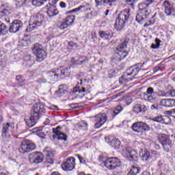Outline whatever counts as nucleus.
Here are the masks:
<instances>
[{"instance_id": "nucleus-32", "label": "nucleus", "mask_w": 175, "mask_h": 175, "mask_svg": "<svg viewBox=\"0 0 175 175\" xmlns=\"http://www.w3.org/2000/svg\"><path fill=\"white\" fill-rule=\"evenodd\" d=\"M139 155L141 157V159L142 161H148L149 159H151V156L150 155V152L147 150H142L140 153Z\"/></svg>"}, {"instance_id": "nucleus-54", "label": "nucleus", "mask_w": 175, "mask_h": 175, "mask_svg": "<svg viewBox=\"0 0 175 175\" xmlns=\"http://www.w3.org/2000/svg\"><path fill=\"white\" fill-rule=\"evenodd\" d=\"M29 43H31V41L29 40H23L22 41V44L25 46V47H27Z\"/></svg>"}, {"instance_id": "nucleus-25", "label": "nucleus", "mask_w": 175, "mask_h": 175, "mask_svg": "<svg viewBox=\"0 0 175 175\" xmlns=\"http://www.w3.org/2000/svg\"><path fill=\"white\" fill-rule=\"evenodd\" d=\"M66 92H68V85L62 84L59 86V89L55 92V95L57 98H61V96L65 95Z\"/></svg>"}, {"instance_id": "nucleus-29", "label": "nucleus", "mask_w": 175, "mask_h": 175, "mask_svg": "<svg viewBox=\"0 0 175 175\" xmlns=\"http://www.w3.org/2000/svg\"><path fill=\"white\" fill-rule=\"evenodd\" d=\"M59 73L58 68H57L48 72L46 75L51 80H58L59 79Z\"/></svg>"}, {"instance_id": "nucleus-33", "label": "nucleus", "mask_w": 175, "mask_h": 175, "mask_svg": "<svg viewBox=\"0 0 175 175\" xmlns=\"http://www.w3.org/2000/svg\"><path fill=\"white\" fill-rule=\"evenodd\" d=\"M147 17H148V14H139V11H138V13L136 15L135 20H136V21H137V23H139V24H142V22L143 21V20H146V18H147Z\"/></svg>"}, {"instance_id": "nucleus-45", "label": "nucleus", "mask_w": 175, "mask_h": 175, "mask_svg": "<svg viewBox=\"0 0 175 175\" xmlns=\"http://www.w3.org/2000/svg\"><path fill=\"white\" fill-rule=\"evenodd\" d=\"M44 152H46V155H51V154H54V150H53L51 148L46 147L44 149Z\"/></svg>"}, {"instance_id": "nucleus-46", "label": "nucleus", "mask_w": 175, "mask_h": 175, "mask_svg": "<svg viewBox=\"0 0 175 175\" xmlns=\"http://www.w3.org/2000/svg\"><path fill=\"white\" fill-rule=\"evenodd\" d=\"M142 133L146 132V131H150V126L146 123L142 122Z\"/></svg>"}, {"instance_id": "nucleus-43", "label": "nucleus", "mask_w": 175, "mask_h": 175, "mask_svg": "<svg viewBox=\"0 0 175 175\" xmlns=\"http://www.w3.org/2000/svg\"><path fill=\"white\" fill-rule=\"evenodd\" d=\"M27 3V0H16V8H21Z\"/></svg>"}, {"instance_id": "nucleus-3", "label": "nucleus", "mask_w": 175, "mask_h": 175, "mask_svg": "<svg viewBox=\"0 0 175 175\" xmlns=\"http://www.w3.org/2000/svg\"><path fill=\"white\" fill-rule=\"evenodd\" d=\"M129 16H131V14H129V9H125L121 11L118 16L116 18L115 23V28L118 31H121V29L124 28L125 24H126L129 20Z\"/></svg>"}, {"instance_id": "nucleus-24", "label": "nucleus", "mask_w": 175, "mask_h": 175, "mask_svg": "<svg viewBox=\"0 0 175 175\" xmlns=\"http://www.w3.org/2000/svg\"><path fill=\"white\" fill-rule=\"evenodd\" d=\"M117 0H95L96 6H102V5H109L111 8L116 6Z\"/></svg>"}, {"instance_id": "nucleus-49", "label": "nucleus", "mask_w": 175, "mask_h": 175, "mask_svg": "<svg viewBox=\"0 0 175 175\" xmlns=\"http://www.w3.org/2000/svg\"><path fill=\"white\" fill-rule=\"evenodd\" d=\"M138 1L139 0H126V2H127V3H130V6L133 8V6H135V3H137Z\"/></svg>"}, {"instance_id": "nucleus-1", "label": "nucleus", "mask_w": 175, "mask_h": 175, "mask_svg": "<svg viewBox=\"0 0 175 175\" xmlns=\"http://www.w3.org/2000/svg\"><path fill=\"white\" fill-rule=\"evenodd\" d=\"M141 68L137 66L131 67L129 70H127V72L122 75L119 79L120 84H126V83H129V81H132L133 79H136V76L137 73L140 72Z\"/></svg>"}, {"instance_id": "nucleus-6", "label": "nucleus", "mask_w": 175, "mask_h": 175, "mask_svg": "<svg viewBox=\"0 0 175 175\" xmlns=\"http://www.w3.org/2000/svg\"><path fill=\"white\" fill-rule=\"evenodd\" d=\"M36 148V145H35V144L29 141H25L22 142L18 148V152L19 154H21V155H24L25 154H28V152H31V151H33Z\"/></svg>"}, {"instance_id": "nucleus-13", "label": "nucleus", "mask_w": 175, "mask_h": 175, "mask_svg": "<svg viewBox=\"0 0 175 175\" xmlns=\"http://www.w3.org/2000/svg\"><path fill=\"white\" fill-rule=\"evenodd\" d=\"M53 132L55 135H53V139L57 137L58 140H64L66 142L68 140V135L61 132V126H58L55 129H53Z\"/></svg>"}, {"instance_id": "nucleus-35", "label": "nucleus", "mask_w": 175, "mask_h": 175, "mask_svg": "<svg viewBox=\"0 0 175 175\" xmlns=\"http://www.w3.org/2000/svg\"><path fill=\"white\" fill-rule=\"evenodd\" d=\"M109 145L112 146L113 148H120L121 142L118 139H113L109 142Z\"/></svg>"}, {"instance_id": "nucleus-47", "label": "nucleus", "mask_w": 175, "mask_h": 175, "mask_svg": "<svg viewBox=\"0 0 175 175\" xmlns=\"http://www.w3.org/2000/svg\"><path fill=\"white\" fill-rule=\"evenodd\" d=\"M87 92V90H85V88H84V87H81V88L78 87L77 89H75V90L74 89V90H73V92H79V94L81 92Z\"/></svg>"}, {"instance_id": "nucleus-34", "label": "nucleus", "mask_w": 175, "mask_h": 175, "mask_svg": "<svg viewBox=\"0 0 175 175\" xmlns=\"http://www.w3.org/2000/svg\"><path fill=\"white\" fill-rule=\"evenodd\" d=\"M127 157L129 158V161H137V152L135 150L129 152Z\"/></svg>"}, {"instance_id": "nucleus-37", "label": "nucleus", "mask_w": 175, "mask_h": 175, "mask_svg": "<svg viewBox=\"0 0 175 175\" xmlns=\"http://www.w3.org/2000/svg\"><path fill=\"white\" fill-rule=\"evenodd\" d=\"M49 0H33L32 5L33 6H42V5H44V2H47Z\"/></svg>"}, {"instance_id": "nucleus-40", "label": "nucleus", "mask_w": 175, "mask_h": 175, "mask_svg": "<svg viewBox=\"0 0 175 175\" xmlns=\"http://www.w3.org/2000/svg\"><path fill=\"white\" fill-rule=\"evenodd\" d=\"M140 170L137 167L133 166L129 173V175H137Z\"/></svg>"}, {"instance_id": "nucleus-30", "label": "nucleus", "mask_w": 175, "mask_h": 175, "mask_svg": "<svg viewBox=\"0 0 175 175\" xmlns=\"http://www.w3.org/2000/svg\"><path fill=\"white\" fill-rule=\"evenodd\" d=\"M98 35L100 38L105 40L111 39L113 38V31L111 30L110 31H99Z\"/></svg>"}, {"instance_id": "nucleus-58", "label": "nucleus", "mask_w": 175, "mask_h": 175, "mask_svg": "<svg viewBox=\"0 0 175 175\" xmlns=\"http://www.w3.org/2000/svg\"><path fill=\"white\" fill-rule=\"evenodd\" d=\"M38 136L41 139H44L46 137V134H44V133H43V132H40V133H38Z\"/></svg>"}, {"instance_id": "nucleus-48", "label": "nucleus", "mask_w": 175, "mask_h": 175, "mask_svg": "<svg viewBox=\"0 0 175 175\" xmlns=\"http://www.w3.org/2000/svg\"><path fill=\"white\" fill-rule=\"evenodd\" d=\"M166 114H168L171 117H173L174 118H175V109H171L170 111H167Z\"/></svg>"}, {"instance_id": "nucleus-21", "label": "nucleus", "mask_w": 175, "mask_h": 175, "mask_svg": "<svg viewBox=\"0 0 175 175\" xmlns=\"http://www.w3.org/2000/svg\"><path fill=\"white\" fill-rule=\"evenodd\" d=\"M72 62L74 65H84V64L88 62V58L85 56L79 55L76 57H72Z\"/></svg>"}, {"instance_id": "nucleus-42", "label": "nucleus", "mask_w": 175, "mask_h": 175, "mask_svg": "<svg viewBox=\"0 0 175 175\" xmlns=\"http://www.w3.org/2000/svg\"><path fill=\"white\" fill-rule=\"evenodd\" d=\"M124 108L122 107H121V105H118L113 112V116L116 117V116H118V114H120V113H121L122 110H123Z\"/></svg>"}, {"instance_id": "nucleus-53", "label": "nucleus", "mask_w": 175, "mask_h": 175, "mask_svg": "<svg viewBox=\"0 0 175 175\" xmlns=\"http://www.w3.org/2000/svg\"><path fill=\"white\" fill-rule=\"evenodd\" d=\"M168 96L174 97L175 96V90H171L167 92Z\"/></svg>"}, {"instance_id": "nucleus-26", "label": "nucleus", "mask_w": 175, "mask_h": 175, "mask_svg": "<svg viewBox=\"0 0 175 175\" xmlns=\"http://www.w3.org/2000/svg\"><path fill=\"white\" fill-rule=\"evenodd\" d=\"M57 3V1L55 0V3L53 4L49 3L50 7L48 8L47 14L49 17H53V16H57L59 12L57 8H55V4Z\"/></svg>"}, {"instance_id": "nucleus-4", "label": "nucleus", "mask_w": 175, "mask_h": 175, "mask_svg": "<svg viewBox=\"0 0 175 175\" xmlns=\"http://www.w3.org/2000/svg\"><path fill=\"white\" fill-rule=\"evenodd\" d=\"M128 43H129V38H125L121 40V43L116 47L117 51H119L118 53L115 54L116 61L120 62V61H122L124 58H126L128 55V52L124 50V49H126Z\"/></svg>"}, {"instance_id": "nucleus-19", "label": "nucleus", "mask_w": 175, "mask_h": 175, "mask_svg": "<svg viewBox=\"0 0 175 175\" xmlns=\"http://www.w3.org/2000/svg\"><path fill=\"white\" fill-rule=\"evenodd\" d=\"M138 12L140 14H148L150 16V5L144 1L138 5Z\"/></svg>"}, {"instance_id": "nucleus-28", "label": "nucleus", "mask_w": 175, "mask_h": 175, "mask_svg": "<svg viewBox=\"0 0 175 175\" xmlns=\"http://www.w3.org/2000/svg\"><path fill=\"white\" fill-rule=\"evenodd\" d=\"M133 110L135 114H139V113H146V111H147V107L144 105L137 104L133 107Z\"/></svg>"}, {"instance_id": "nucleus-44", "label": "nucleus", "mask_w": 175, "mask_h": 175, "mask_svg": "<svg viewBox=\"0 0 175 175\" xmlns=\"http://www.w3.org/2000/svg\"><path fill=\"white\" fill-rule=\"evenodd\" d=\"M16 80L21 84V85H24V81H25V79H24V77L21 75L16 76Z\"/></svg>"}, {"instance_id": "nucleus-50", "label": "nucleus", "mask_w": 175, "mask_h": 175, "mask_svg": "<svg viewBox=\"0 0 175 175\" xmlns=\"http://www.w3.org/2000/svg\"><path fill=\"white\" fill-rule=\"evenodd\" d=\"M68 26H69V25L68 23H66V22H63L59 25V28H60V29H65Z\"/></svg>"}, {"instance_id": "nucleus-5", "label": "nucleus", "mask_w": 175, "mask_h": 175, "mask_svg": "<svg viewBox=\"0 0 175 175\" xmlns=\"http://www.w3.org/2000/svg\"><path fill=\"white\" fill-rule=\"evenodd\" d=\"M32 53L36 57V61L38 62H42L46 58V51L43 50V46L39 44H35L32 48Z\"/></svg>"}, {"instance_id": "nucleus-55", "label": "nucleus", "mask_w": 175, "mask_h": 175, "mask_svg": "<svg viewBox=\"0 0 175 175\" xmlns=\"http://www.w3.org/2000/svg\"><path fill=\"white\" fill-rule=\"evenodd\" d=\"M47 81L46 80V79L44 78H40L39 79H38L37 83H38L39 84H42L43 83H46Z\"/></svg>"}, {"instance_id": "nucleus-39", "label": "nucleus", "mask_w": 175, "mask_h": 175, "mask_svg": "<svg viewBox=\"0 0 175 175\" xmlns=\"http://www.w3.org/2000/svg\"><path fill=\"white\" fill-rule=\"evenodd\" d=\"M75 16L74 15L68 16L66 18V23L68 25H72V23L75 22Z\"/></svg>"}, {"instance_id": "nucleus-62", "label": "nucleus", "mask_w": 175, "mask_h": 175, "mask_svg": "<svg viewBox=\"0 0 175 175\" xmlns=\"http://www.w3.org/2000/svg\"><path fill=\"white\" fill-rule=\"evenodd\" d=\"M71 109H77V103H72L70 105Z\"/></svg>"}, {"instance_id": "nucleus-52", "label": "nucleus", "mask_w": 175, "mask_h": 175, "mask_svg": "<svg viewBox=\"0 0 175 175\" xmlns=\"http://www.w3.org/2000/svg\"><path fill=\"white\" fill-rule=\"evenodd\" d=\"M77 158H78L80 163L85 164V159H84V158H83V157H81L80 155H77Z\"/></svg>"}, {"instance_id": "nucleus-38", "label": "nucleus", "mask_w": 175, "mask_h": 175, "mask_svg": "<svg viewBox=\"0 0 175 175\" xmlns=\"http://www.w3.org/2000/svg\"><path fill=\"white\" fill-rule=\"evenodd\" d=\"M54 154H46V163H50L53 165L54 163Z\"/></svg>"}, {"instance_id": "nucleus-18", "label": "nucleus", "mask_w": 175, "mask_h": 175, "mask_svg": "<svg viewBox=\"0 0 175 175\" xmlns=\"http://www.w3.org/2000/svg\"><path fill=\"white\" fill-rule=\"evenodd\" d=\"M153 94H155L154 88L149 87L146 89V92L143 94V98L144 100H148V102H152L154 100Z\"/></svg>"}, {"instance_id": "nucleus-2", "label": "nucleus", "mask_w": 175, "mask_h": 175, "mask_svg": "<svg viewBox=\"0 0 175 175\" xmlns=\"http://www.w3.org/2000/svg\"><path fill=\"white\" fill-rule=\"evenodd\" d=\"M44 18V17L41 13L33 15L30 18L29 25L25 30L26 32H32V31H35V29L39 28V27H42Z\"/></svg>"}, {"instance_id": "nucleus-16", "label": "nucleus", "mask_w": 175, "mask_h": 175, "mask_svg": "<svg viewBox=\"0 0 175 175\" xmlns=\"http://www.w3.org/2000/svg\"><path fill=\"white\" fill-rule=\"evenodd\" d=\"M11 10L12 8L10 7V5L8 3L2 4L0 6V18H3V17L9 16Z\"/></svg>"}, {"instance_id": "nucleus-51", "label": "nucleus", "mask_w": 175, "mask_h": 175, "mask_svg": "<svg viewBox=\"0 0 175 175\" xmlns=\"http://www.w3.org/2000/svg\"><path fill=\"white\" fill-rule=\"evenodd\" d=\"M159 96L166 97V96H168V94L167 92L166 93L161 90V91H159Z\"/></svg>"}, {"instance_id": "nucleus-14", "label": "nucleus", "mask_w": 175, "mask_h": 175, "mask_svg": "<svg viewBox=\"0 0 175 175\" xmlns=\"http://www.w3.org/2000/svg\"><path fill=\"white\" fill-rule=\"evenodd\" d=\"M163 8H164V12L167 16H174V7H173V5L170 4L168 1H164L163 3Z\"/></svg>"}, {"instance_id": "nucleus-17", "label": "nucleus", "mask_w": 175, "mask_h": 175, "mask_svg": "<svg viewBox=\"0 0 175 175\" xmlns=\"http://www.w3.org/2000/svg\"><path fill=\"white\" fill-rule=\"evenodd\" d=\"M12 129H13V126H12L10 123L6 122L3 124L1 130L2 137H8V136H10V132H12Z\"/></svg>"}, {"instance_id": "nucleus-23", "label": "nucleus", "mask_w": 175, "mask_h": 175, "mask_svg": "<svg viewBox=\"0 0 175 175\" xmlns=\"http://www.w3.org/2000/svg\"><path fill=\"white\" fill-rule=\"evenodd\" d=\"M161 106L165 107H174L175 99L174 98H163L160 102Z\"/></svg>"}, {"instance_id": "nucleus-56", "label": "nucleus", "mask_w": 175, "mask_h": 175, "mask_svg": "<svg viewBox=\"0 0 175 175\" xmlns=\"http://www.w3.org/2000/svg\"><path fill=\"white\" fill-rule=\"evenodd\" d=\"M6 65V60L5 58L0 59V66H5Z\"/></svg>"}, {"instance_id": "nucleus-10", "label": "nucleus", "mask_w": 175, "mask_h": 175, "mask_svg": "<svg viewBox=\"0 0 175 175\" xmlns=\"http://www.w3.org/2000/svg\"><path fill=\"white\" fill-rule=\"evenodd\" d=\"M75 166H76V159L75 157H69L66 161L62 163V169L64 170V172H71L75 169Z\"/></svg>"}, {"instance_id": "nucleus-36", "label": "nucleus", "mask_w": 175, "mask_h": 175, "mask_svg": "<svg viewBox=\"0 0 175 175\" xmlns=\"http://www.w3.org/2000/svg\"><path fill=\"white\" fill-rule=\"evenodd\" d=\"M8 33V26L0 21V35H6Z\"/></svg>"}, {"instance_id": "nucleus-57", "label": "nucleus", "mask_w": 175, "mask_h": 175, "mask_svg": "<svg viewBox=\"0 0 175 175\" xmlns=\"http://www.w3.org/2000/svg\"><path fill=\"white\" fill-rule=\"evenodd\" d=\"M144 2L150 6L151 3H154V2H155V0H145Z\"/></svg>"}, {"instance_id": "nucleus-63", "label": "nucleus", "mask_w": 175, "mask_h": 175, "mask_svg": "<svg viewBox=\"0 0 175 175\" xmlns=\"http://www.w3.org/2000/svg\"><path fill=\"white\" fill-rule=\"evenodd\" d=\"M60 7H62L63 9L66 8V3H65L64 2H60Z\"/></svg>"}, {"instance_id": "nucleus-8", "label": "nucleus", "mask_w": 175, "mask_h": 175, "mask_svg": "<svg viewBox=\"0 0 175 175\" xmlns=\"http://www.w3.org/2000/svg\"><path fill=\"white\" fill-rule=\"evenodd\" d=\"M46 113V109L44 108V103H38L33 105V111L31 113H33V117L35 118H40L42 114H44Z\"/></svg>"}, {"instance_id": "nucleus-12", "label": "nucleus", "mask_w": 175, "mask_h": 175, "mask_svg": "<svg viewBox=\"0 0 175 175\" xmlns=\"http://www.w3.org/2000/svg\"><path fill=\"white\" fill-rule=\"evenodd\" d=\"M94 121L96 122L94 128L98 129L105 125V123L107 121V116H106V113H98L94 116Z\"/></svg>"}, {"instance_id": "nucleus-60", "label": "nucleus", "mask_w": 175, "mask_h": 175, "mask_svg": "<svg viewBox=\"0 0 175 175\" xmlns=\"http://www.w3.org/2000/svg\"><path fill=\"white\" fill-rule=\"evenodd\" d=\"M155 43H156V46H158V47L159 48V46L161 44V40H159V38H156Z\"/></svg>"}, {"instance_id": "nucleus-11", "label": "nucleus", "mask_w": 175, "mask_h": 175, "mask_svg": "<svg viewBox=\"0 0 175 175\" xmlns=\"http://www.w3.org/2000/svg\"><path fill=\"white\" fill-rule=\"evenodd\" d=\"M44 159V157L40 152H34L29 154V161L31 164L36 163L38 165V163H42Z\"/></svg>"}, {"instance_id": "nucleus-20", "label": "nucleus", "mask_w": 175, "mask_h": 175, "mask_svg": "<svg viewBox=\"0 0 175 175\" xmlns=\"http://www.w3.org/2000/svg\"><path fill=\"white\" fill-rule=\"evenodd\" d=\"M92 9V7L90 3H87L83 5H80L79 7L70 10L68 13H77V12H90Z\"/></svg>"}, {"instance_id": "nucleus-22", "label": "nucleus", "mask_w": 175, "mask_h": 175, "mask_svg": "<svg viewBox=\"0 0 175 175\" xmlns=\"http://www.w3.org/2000/svg\"><path fill=\"white\" fill-rule=\"evenodd\" d=\"M39 120V118H36L33 116V113H31L30 116H26L25 118V121L26 122V124L29 128H32V126H35L36 125V122Z\"/></svg>"}, {"instance_id": "nucleus-27", "label": "nucleus", "mask_w": 175, "mask_h": 175, "mask_svg": "<svg viewBox=\"0 0 175 175\" xmlns=\"http://www.w3.org/2000/svg\"><path fill=\"white\" fill-rule=\"evenodd\" d=\"M59 72V79H64V77H68L69 76L70 72L69 70H70V67H65L62 66L59 68H57Z\"/></svg>"}, {"instance_id": "nucleus-64", "label": "nucleus", "mask_w": 175, "mask_h": 175, "mask_svg": "<svg viewBox=\"0 0 175 175\" xmlns=\"http://www.w3.org/2000/svg\"><path fill=\"white\" fill-rule=\"evenodd\" d=\"M151 48H152V49H159V48L158 47V45H157V44H152L151 45Z\"/></svg>"}, {"instance_id": "nucleus-59", "label": "nucleus", "mask_w": 175, "mask_h": 175, "mask_svg": "<svg viewBox=\"0 0 175 175\" xmlns=\"http://www.w3.org/2000/svg\"><path fill=\"white\" fill-rule=\"evenodd\" d=\"M24 61H26V62H29V61H31V56L30 55L25 56Z\"/></svg>"}, {"instance_id": "nucleus-31", "label": "nucleus", "mask_w": 175, "mask_h": 175, "mask_svg": "<svg viewBox=\"0 0 175 175\" xmlns=\"http://www.w3.org/2000/svg\"><path fill=\"white\" fill-rule=\"evenodd\" d=\"M142 122H137L133 124L132 129L137 133H143V129L142 128Z\"/></svg>"}, {"instance_id": "nucleus-61", "label": "nucleus", "mask_w": 175, "mask_h": 175, "mask_svg": "<svg viewBox=\"0 0 175 175\" xmlns=\"http://www.w3.org/2000/svg\"><path fill=\"white\" fill-rule=\"evenodd\" d=\"M49 109L51 110H58V107L57 105H51Z\"/></svg>"}, {"instance_id": "nucleus-15", "label": "nucleus", "mask_w": 175, "mask_h": 175, "mask_svg": "<svg viewBox=\"0 0 175 175\" xmlns=\"http://www.w3.org/2000/svg\"><path fill=\"white\" fill-rule=\"evenodd\" d=\"M21 28H23V22L21 21H14L10 26L9 31L12 33H16V32H18Z\"/></svg>"}, {"instance_id": "nucleus-7", "label": "nucleus", "mask_w": 175, "mask_h": 175, "mask_svg": "<svg viewBox=\"0 0 175 175\" xmlns=\"http://www.w3.org/2000/svg\"><path fill=\"white\" fill-rule=\"evenodd\" d=\"M104 166L109 170H116L121 166V161L116 157H109L104 161Z\"/></svg>"}, {"instance_id": "nucleus-41", "label": "nucleus", "mask_w": 175, "mask_h": 175, "mask_svg": "<svg viewBox=\"0 0 175 175\" xmlns=\"http://www.w3.org/2000/svg\"><path fill=\"white\" fill-rule=\"evenodd\" d=\"M152 121L155 122H161V124H165V116H159L152 119Z\"/></svg>"}, {"instance_id": "nucleus-9", "label": "nucleus", "mask_w": 175, "mask_h": 175, "mask_svg": "<svg viewBox=\"0 0 175 175\" xmlns=\"http://www.w3.org/2000/svg\"><path fill=\"white\" fill-rule=\"evenodd\" d=\"M159 142L163 146V148L169 152V149L172 148V140L166 134H161L159 135Z\"/></svg>"}]
</instances>
